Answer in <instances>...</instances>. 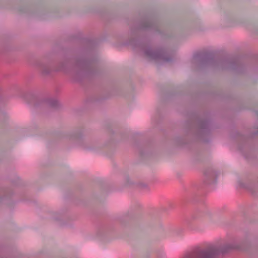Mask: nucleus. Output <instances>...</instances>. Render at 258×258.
<instances>
[{
  "instance_id": "1",
  "label": "nucleus",
  "mask_w": 258,
  "mask_h": 258,
  "mask_svg": "<svg viewBox=\"0 0 258 258\" xmlns=\"http://www.w3.org/2000/svg\"><path fill=\"white\" fill-rule=\"evenodd\" d=\"M236 248V246L233 243L226 244L220 247L212 246L205 249H199L183 258H215L216 256L220 253H224L230 249Z\"/></svg>"
},
{
  "instance_id": "2",
  "label": "nucleus",
  "mask_w": 258,
  "mask_h": 258,
  "mask_svg": "<svg viewBox=\"0 0 258 258\" xmlns=\"http://www.w3.org/2000/svg\"><path fill=\"white\" fill-rule=\"evenodd\" d=\"M145 53L147 56L152 59H156L162 58L164 61L166 62L170 61V59L164 57L163 51L161 50L155 51L149 48L146 49Z\"/></svg>"
},
{
  "instance_id": "3",
  "label": "nucleus",
  "mask_w": 258,
  "mask_h": 258,
  "mask_svg": "<svg viewBox=\"0 0 258 258\" xmlns=\"http://www.w3.org/2000/svg\"><path fill=\"white\" fill-rule=\"evenodd\" d=\"M38 66L43 76L49 75L52 71L51 64L49 62H40L38 64Z\"/></svg>"
},
{
  "instance_id": "5",
  "label": "nucleus",
  "mask_w": 258,
  "mask_h": 258,
  "mask_svg": "<svg viewBox=\"0 0 258 258\" xmlns=\"http://www.w3.org/2000/svg\"><path fill=\"white\" fill-rule=\"evenodd\" d=\"M64 68V64L63 62L60 63L58 67H56L54 70L56 72L63 71Z\"/></svg>"
},
{
  "instance_id": "4",
  "label": "nucleus",
  "mask_w": 258,
  "mask_h": 258,
  "mask_svg": "<svg viewBox=\"0 0 258 258\" xmlns=\"http://www.w3.org/2000/svg\"><path fill=\"white\" fill-rule=\"evenodd\" d=\"M48 103L52 107H56L58 105V101L55 100H50Z\"/></svg>"
}]
</instances>
